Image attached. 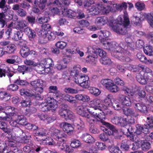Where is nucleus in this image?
<instances>
[{
    "label": "nucleus",
    "instance_id": "f257e3e1",
    "mask_svg": "<svg viewBox=\"0 0 153 153\" xmlns=\"http://www.w3.org/2000/svg\"><path fill=\"white\" fill-rule=\"evenodd\" d=\"M100 40L104 45V48L108 50L113 52L111 53L112 56L121 60V57L122 54L120 53L123 51V49H125L123 46V43L120 44V46L114 42H110L107 39L99 38Z\"/></svg>",
    "mask_w": 153,
    "mask_h": 153
},
{
    "label": "nucleus",
    "instance_id": "f03ea898",
    "mask_svg": "<svg viewBox=\"0 0 153 153\" xmlns=\"http://www.w3.org/2000/svg\"><path fill=\"white\" fill-rule=\"evenodd\" d=\"M89 105L90 108L89 109L88 112L94 117L98 120L99 121L105 119L104 112L101 110L102 106L100 100L97 98L94 99L89 102Z\"/></svg>",
    "mask_w": 153,
    "mask_h": 153
},
{
    "label": "nucleus",
    "instance_id": "7ed1b4c3",
    "mask_svg": "<svg viewBox=\"0 0 153 153\" xmlns=\"http://www.w3.org/2000/svg\"><path fill=\"white\" fill-rule=\"evenodd\" d=\"M81 68L79 65H77L74 68L73 71L75 72L74 80L76 84H79L81 87L88 88L90 85V81L89 77L85 74H80L79 70Z\"/></svg>",
    "mask_w": 153,
    "mask_h": 153
},
{
    "label": "nucleus",
    "instance_id": "20e7f679",
    "mask_svg": "<svg viewBox=\"0 0 153 153\" xmlns=\"http://www.w3.org/2000/svg\"><path fill=\"white\" fill-rule=\"evenodd\" d=\"M126 12L125 11L124 12V14L123 16L121 15L119 17L118 20L119 24H115L112 26L113 30L117 33L123 34L127 32L126 30L127 28V27L129 25V22Z\"/></svg>",
    "mask_w": 153,
    "mask_h": 153
},
{
    "label": "nucleus",
    "instance_id": "39448f33",
    "mask_svg": "<svg viewBox=\"0 0 153 153\" xmlns=\"http://www.w3.org/2000/svg\"><path fill=\"white\" fill-rule=\"evenodd\" d=\"M50 92L49 93L46 97V98L45 100V102L42 103L40 105V108L43 111L49 110H52L53 111L57 107V105L56 104V100L52 97H49L50 96Z\"/></svg>",
    "mask_w": 153,
    "mask_h": 153
},
{
    "label": "nucleus",
    "instance_id": "423d86ee",
    "mask_svg": "<svg viewBox=\"0 0 153 153\" xmlns=\"http://www.w3.org/2000/svg\"><path fill=\"white\" fill-rule=\"evenodd\" d=\"M89 109H87L85 106H79L77 108V113L79 115L87 118V121L90 125H93L97 123L99 120L94 118L91 114L89 115L86 112Z\"/></svg>",
    "mask_w": 153,
    "mask_h": 153
},
{
    "label": "nucleus",
    "instance_id": "0eeeda50",
    "mask_svg": "<svg viewBox=\"0 0 153 153\" xmlns=\"http://www.w3.org/2000/svg\"><path fill=\"white\" fill-rule=\"evenodd\" d=\"M51 131L50 135L57 142H64L67 135L63 132L56 129L54 127H51L50 129Z\"/></svg>",
    "mask_w": 153,
    "mask_h": 153
},
{
    "label": "nucleus",
    "instance_id": "6e6552de",
    "mask_svg": "<svg viewBox=\"0 0 153 153\" xmlns=\"http://www.w3.org/2000/svg\"><path fill=\"white\" fill-rule=\"evenodd\" d=\"M111 121L113 123L123 127L126 126L127 123L133 124L134 123L133 118H131L128 121L127 118L121 116H115L111 120Z\"/></svg>",
    "mask_w": 153,
    "mask_h": 153
},
{
    "label": "nucleus",
    "instance_id": "1a4fd4ad",
    "mask_svg": "<svg viewBox=\"0 0 153 153\" xmlns=\"http://www.w3.org/2000/svg\"><path fill=\"white\" fill-rule=\"evenodd\" d=\"M4 110L7 113L9 119L17 118L18 115V110L16 108L12 107L10 106H7L3 107L0 106V111Z\"/></svg>",
    "mask_w": 153,
    "mask_h": 153
},
{
    "label": "nucleus",
    "instance_id": "9d476101",
    "mask_svg": "<svg viewBox=\"0 0 153 153\" xmlns=\"http://www.w3.org/2000/svg\"><path fill=\"white\" fill-rule=\"evenodd\" d=\"M39 35L40 37L41 40L43 43H46L49 41H52L56 38V35L54 33L49 31L39 32Z\"/></svg>",
    "mask_w": 153,
    "mask_h": 153
},
{
    "label": "nucleus",
    "instance_id": "9b49d317",
    "mask_svg": "<svg viewBox=\"0 0 153 153\" xmlns=\"http://www.w3.org/2000/svg\"><path fill=\"white\" fill-rule=\"evenodd\" d=\"M140 15V13H138L137 15L136 14H134V15L132 19V21L135 24L137 25L140 22V21L142 19L143 20L145 17H147L148 19V23H149L150 25L153 27L151 25L150 23L149 22V20H151L152 21V22L153 23V12L151 13L149 15H147L145 14V15H143L142 16V17L140 16V18L139 17Z\"/></svg>",
    "mask_w": 153,
    "mask_h": 153
},
{
    "label": "nucleus",
    "instance_id": "f8f14e48",
    "mask_svg": "<svg viewBox=\"0 0 153 153\" xmlns=\"http://www.w3.org/2000/svg\"><path fill=\"white\" fill-rule=\"evenodd\" d=\"M20 94L22 96H27L28 97H33L38 100H42L43 97L39 94L36 93L34 94L28 89H22L20 90Z\"/></svg>",
    "mask_w": 153,
    "mask_h": 153
},
{
    "label": "nucleus",
    "instance_id": "ddd939ff",
    "mask_svg": "<svg viewBox=\"0 0 153 153\" xmlns=\"http://www.w3.org/2000/svg\"><path fill=\"white\" fill-rule=\"evenodd\" d=\"M43 82L42 80L38 79L32 81L30 82V85L34 88L35 91L40 93L43 91Z\"/></svg>",
    "mask_w": 153,
    "mask_h": 153
},
{
    "label": "nucleus",
    "instance_id": "4468645a",
    "mask_svg": "<svg viewBox=\"0 0 153 153\" xmlns=\"http://www.w3.org/2000/svg\"><path fill=\"white\" fill-rule=\"evenodd\" d=\"M101 122L105 126L106 128H105L104 132L107 134L109 135H112L117 133V130L114 126L105 122L101 121Z\"/></svg>",
    "mask_w": 153,
    "mask_h": 153
},
{
    "label": "nucleus",
    "instance_id": "2eb2a0df",
    "mask_svg": "<svg viewBox=\"0 0 153 153\" xmlns=\"http://www.w3.org/2000/svg\"><path fill=\"white\" fill-rule=\"evenodd\" d=\"M143 75L142 74H138L137 75L136 77L137 81L142 85H145L147 83V82H153V79L146 78L145 77L147 74L144 73Z\"/></svg>",
    "mask_w": 153,
    "mask_h": 153
},
{
    "label": "nucleus",
    "instance_id": "dca6fc26",
    "mask_svg": "<svg viewBox=\"0 0 153 153\" xmlns=\"http://www.w3.org/2000/svg\"><path fill=\"white\" fill-rule=\"evenodd\" d=\"M62 12L63 15L69 18L75 19L77 16V13L76 12L71 10L64 8Z\"/></svg>",
    "mask_w": 153,
    "mask_h": 153
},
{
    "label": "nucleus",
    "instance_id": "f3484780",
    "mask_svg": "<svg viewBox=\"0 0 153 153\" xmlns=\"http://www.w3.org/2000/svg\"><path fill=\"white\" fill-rule=\"evenodd\" d=\"M134 108L138 111L143 113H146L147 110L146 106L142 102L134 103Z\"/></svg>",
    "mask_w": 153,
    "mask_h": 153
},
{
    "label": "nucleus",
    "instance_id": "a211bd4d",
    "mask_svg": "<svg viewBox=\"0 0 153 153\" xmlns=\"http://www.w3.org/2000/svg\"><path fill=\"white\" fill-rule=\"evenodd\" d=\"M112 96L111 94H108L106 97L103 100L104 105L102 104V109L106 110L108 107H110L112 105L113 102L111 101Z\"/></svg>",
    "mask_w": 153,
    "mask_h": 153
},
{
    "label": "nucleus",
    "instance_id": "6ab92c4d",
    "mask_svg": "<svg viewBox=\"0 0 153 153\" xmlns=\"http://www.w3.org/2000/svg\"><path fill=\"white\" fill-rule=\"evenodd\" d=\"M136 130L135 133L137 135L142 134L144 136L145 134L148 133V129L145 127L143 128L142 126L139 125H137L136 126Z\"/></svg>",
    "mask_w": 153,
    "mask_h": 153
},
{
    "label": "nucleus",
    "instance_id": "aec40b11",
    "mask_svg": "<svg viewBox=\"0 0 153 153\" xmlns=\"http://www.w3.org/2000/svg\"><path fill=\"white\" fill-rule=\"evenodd\" d=\"M120 99L122 105L124 106H130L133 103L131 99L126 96L122 95Z\"/></svg>",
    "mask_w": 153,
    "mask_h": 153
},
{
    "label": "nucleus",
    "instance_id": "412c9836",
    "mask_svg": "<svg viewBox=\"0 0 153 153\" xmlns=\"http://www.w3.org/2000/svg\"><path fill=\"white\" fill-rule=\"evenodd\" d=\"M59 126L65 132L68 134L72 132L74 130V128L70 124L66 123H62L60 124Z\"/></svg>",
    "mask_w": 153,
    "mask_h": 153
},
{
    "label": "nucleus",
    "instance_id": "4be33fe9",
    "mask_svg": "<svg viewBox=\"0 0 153 153\" xmlns=\"http://www.w3.org/2000/svg\"><path fill=\"white\" fill-rule=\"evenodd\" d=\"M81 138L83 141L88 143H92L95 142V140L94 138L87 133L83 134L81 137Z\"/></svg>",
    "mask_w": 153,
    "mask_h": 153
},
{
    "label": "nucleus",
    "instance_id": "5701e85b",
    "mask_svg": "<svg viewBox=\"0 0 153 153\" xmlns=\"http://www.w3.org/2000/svg\"><path fill=\"white\" fill-rule=\"evenodd\" d=\"M24 32L28 36L30 40L35 38L36 36V32L30 28L27 27L24 29Z\"/></svg>",
    "mask_w": 153,
    "mask_h": 153
},
{
    "label": "nucleus",
    "instance_id": "b1692460",
    "mask_svg": "<svg viewBox=\"0 0 153 153\" xmlns=\"http://www.w3.org/2000/svg\"><path fill=\"white\" fill-rule=\"evenodd\" d=\"M45 67L49 72L50 71V67L54 65L52 59L50 58H47L43 61L42 62Z\"/></svg>",
    "mask_w": 153,
    "mask_h": 153
},
{
    "label": "nucleus",
    "instance_id": "393cba45",
    "mask_svg": "<svg viewBox=\"0 0 153 153\" xmlns=\"http://www.w3.org/2000/svg\"><path fill=\"white\" fill-rule=\"evenodd\" d=\"M68 106L67 105H62L61 108L59 111V114L62 117L65 119L68 112L69 110L67 109Z\"/></svg>",
    "mask_w": 153,
    "mask_h": 153
},
{
    "label": "nucleus",
    "instance_id": "a878e982",
    "mask_svg": "<svg viewBox=\"0 0 153 153\" xmlns=\"http://www.w3.org/2000/svg\"><path fill=\"white\" fill-rule=\"evenodd\" d=\"M9 69L7 65L4 64L0 66V77L5 76L6 73L9 72Z\"/></svg>",
    "mask_w": 153,
    "mask_h": 153
},
{
    "label": "nucleus",
    "instance_id": "bb28decb",
    "mask_svg": "<svg viewBox=\"0 0 153 153\" xmlns=\"http://www.w3.org/2000/svg\"><path fill=\"white\" fill-rule=\"evenodd\" d=\"M6 61L9 64H16L19 63L20 61V59L17 56H13L7 59Z\"/></svg>",
    "mask_w": 153,
    "mask_h": 153
},
{
    "label": "nucleus",
    "instance_id": "cd10ccee",
    "mask_svg": "<svg viewBox=\"0 0 153 153\" xmlns=\"http://www.w3.org/2000/svg\"><path fill=\"white\" fill-rule=\"evenodd\" d=\"M8 135L7 136V139L5 140V143L6 144L7 146L11 147H14L15 146V142L13 140H15L14 137H13L12 135H10L8 134Z\"/></svg>",
    "mask_w": 153,
    "mask_h": 153
},
{
    "label": "nucleus",
    "instance_id": "c85d7f7f",
    "mask_svg": "<svg viewBox=\"0 0 153 153\" xmlns=\"http://www.w3.org/2000/svg\"><path fill=\"white\" fill-rule=\"evenodd\" d=\"M128 66L131 67L132 68H128V70L132 71L134 72H140L143 71L145 70V66L141 65H139L137 66H133V67L130 66V65L127 66L128 68Z\"/></svg>",
    "mask_w": 153,
    "mask_h": 153
},
{
    "label": "nucleus",
    "instance_id": "c756f323",
    "mask_svg": "<svg viewBox=\"0 0 153 153\" xmlns=\"http://www.w3.org/2000/svg\"><path fill=\"white\" fill-rule=\"evenodd\" d=\"M30 49L27 46L22 47L20 51V54L23 58H25L30 54Z\"/></svg>",
    "mask_w": 153,
    "mask_h": 153
},
{
    "label": "nucleus",
    "instance_id": "7c9ffc66",
    "mask_svg": "<svg viewBox=\"0 0 153 153\" xmlns=\"http://www.w3.org/2000/svg\"><path fill=\"white\" fill-rule=\"evenodd\" d=\"M113 82L112 80L108 79H102L100 81L101 83L108 90Z\"/></svg>",
    "mask_w": 153,
    "mask_h": 153
},
{
    "label": "nucleus",
    "instance_id": "2f4dec72",
    "mask_svg": "<svg viewBox=\"0 0 153 153\" xmlns=\"http://www.w3.org/2000/svg\"><path fill=\"white\" fill-rule=\"evenodd\" d=\"M76 99L84 102H87L90 100V97L85 94H79L75 95Z\"/></svg>",
    "mask_w": 153,
    "mask_h": 153
},
{
    "label": "nucleus",
    "instance_id": "473e14b6",
    "mask_svg": "<svg viewBox=\"0 0 153 153\" xmlns=\"http://www.w3.org/2000/svg\"><path fill=\"white\" fill-rule=\"evenodd\" d=\"M15 24L16 25V28L23 29L27 25V22L25 20H21L15 22Z\"/></svg>",
    "mask_w": 153,
    "mask_h": 153
},
{
    "label": "nucleus",
    "instance_id": "72a5a7b5",
    "mask_svg": "<svg viewBox=\"0 0 153 153\" xmlns=\"http://www.w3.org/2000/svg\"><path fill=\"white\" fill-rule=\"evenodd\" d=\"M108 22V19L105 16H102L97 17L96 19L95 22L100 25H104L106 24Z\"/></svg>",
    "mask_w": 153,
    "mask_h": 153
},
{
    "label": "nucleus",
    "instance_id": "f704fd0d",
    "mask_svg": "<svg viewBox=\"0 0 153 153\" xmlns=\"http://www.w3.org/2000/svg\"><path fill=\"white\" fill-rule=\"evenodd\" d=\"M74 126L79 130L82 129L85 126L84 123L80 119H79L74 122Z\"/></svg>",
    "mask_w": 153,
    "mask_h": 153
},
{
    "label": "nucleus",
    "instance_id": "c9c22d12",
    "mask_svg": "<svg viewBox=\"0 0 153 153\" xmlns=\"http://www.w3.org/2000/svg\"><path fill=\"white\" fill-rule=\"evenodd\" d=\"M39 137H36V140H37L40 144H43V145L47 144V143H49L50 144V143L51 142V141L52 140V139L50 137H46L45 138L42 139H39Z\"/></svg>",
    "mask_w": 153,
    "mask_h": 153
},
{
    "label": "nucleus",
    "instance_id": "e433bc0d",
    "mask_svg": "<svg viewBox=\"0 0 153 153\" xmlns=\"http://www.w3.org/2000/svg\"><path fill=\"white\" fill-rule=\"evenodd\" d=\"M11 95L5 91L0 92V99L4 101H7L10 98Z\"/></svg>",
    "mask_w": 153,
    "mask_h": 153
},
{
    "label": "nucleus",
    "instance_id": "4c0bfd02",
    "mask_svg": "<svg viewBox=\"0 0 153 153\" xmlns=\"http://www.w3.org/2000/svg\"><path fill=\"white\" fill-rule=\"evenodd\" d=\"M51 131L49 130V131L47 132V131L43 128H40L36 131V134L37 135L40 136H46L47 135H50Z\"/></svg>",
    "mask_w": 153,
    "mask_h": 153
},
{
    "label": "nucleus",
    "instance_id": "58836bf2",
    "mask_svg": "<svg viewBox=\"0 0 153 153\" xmlns=\"http://www.w3.org/2000/svg\"><path fill=\"white\" fill-rule=\"evenodd\" d=\"M47 0H35L34 4L36 5H38L41 10H43L45 7V4Z\"/></svg>",
    "mask_w": 153,
    "mask_h": 153
},
{
    "label": "nucleus",
    "instance_id": "ea45409f",
    "mask_svg": "<svg viewBox=\"0 0 153 153\" xmlns=\"http://www.w3.org/2000/svg\"><path fill=\"white\" fill-rule=\"evenodd\" d=\"M144 53L149 56L153 55V47L152 46H146L143 48Z\"/></svg>",
    "mask_w": 153,
    "mask_h": 153
},
{
    "label": "nucleus",
    "instance_id": "a19ab883",
    "mask_svg": "<svg viewBox=\"0 0 153 153\" xmlns=\"http://www.w3.org/2000/svg\"><path fill=\"white\" fill-rule=\"evenodd\" d=\"M124 114L126 115L131 116L134 117H137L138 114L135 113L133 110L130 108H127L126 109H123Z\"/></svg>",
    "mask_w": 153,
    "mask_h": 153
},
{
    "label": "nucleus",
    "instance_id": "79ce46f5",
    "mask_svg": "<svg viewBox=\"0 0 153 153\" xmlns=\"http://www.w3.org/2000/svg\"><path fill=\"white\" fill-rule=\"evenodd\" d=\"M113 101L112 105L115 110H120L122 108V105L120 102L119 100L114 99Z\"/></svg>",
    "mask_w": 153,
    "mask_h": 153
},
{
    "label": "nucleus",
    "instance_id": "37998d69",
    "mask_svg": "<svg viewBox=\"0 0 153 153\" xmlns=\"http://www.w3.org/2000/svg\"><path fill=\"white\" fill-rule=\"evenodd\" d=\"M0 128L7 134L10 133L11 130L7 127V124L4 122L0 121Z\"/></svg>",
    "mask_w": 153,
    "mask_h": 153
},
{
    "label": "nucleus",
    "instance_id": "c03bdc74",
    "mask_svg": "<svg viewBox=\"0 0 153 153\" xmlns=\"http://www.w3.org/2000/svg\"><path fill=\"white\" fill-rule=\"evenodd\" d=\"M17 119L18 124L22 125H26L27 122L23 115H18L17 117Z\"/></svg>",
    "mask_w": 153,
    "mask_h": 153
},
{
    "label": "nucleus",
    "instance_id": "a18cd8bd",
    "mask_svg": "<svg viewBox=\"0 0 153 153\" xmlns=\"http://www.w3.org/2000/svg\"><path fill=\"white\" fill-rule=\"evenodd\" d=\"M88 12L91 15H94L98 14L100 12V10L98 8L95 6H93L88 10Z\"/></svg>",
    "mask_w": 153,
    "mask_h": 153
},
{
    "label": "nucleus",
    "instance_id": "49530a36",
    "mask_svg": "<svg viewBox=\"0 0 153 153\" xmlns=\"http://www.w3.org/2000/svg\"><path fill=\"white\" fill-rule=\"evenodd\" d=\"M100 62L104 65H110L112 63L111 59L108 57L104 56L100 59Z\"/></svg>",
    "mask_w": 153,
    "mask_h": 153
},
{
    "label": "nucleus",
    "instance_id": "de8ad7c7",
    "mask_svg": "<svg viewBox=\"0 0 153 153\" xmlns=\"http://www.w3.org/2000/svg\"><path fill=\"white\" fill-rule=\"evenodd\" d=\"M89 90L91 94L96 96L99 95L101 92L99 89L95 87H91Z\"/></svg>",
    "mask_w": 153,
    "mask_h": 153
},
{
    "label": "nucleus",
    "instance_id": "09e8293b",
    "mask_svg": "<svg viewBox=\"0 0 153 153\" xmlns=\"http://www.w3.org/2000/svg\"><path fill=\"white\" fill-rule=\"evenodd\" d=\"M67 43L63 41H59L55 44L56 47L61 49H64L66 46Z\"/></svg>",
    "mask_w": 153,
    "mask_h": 153
},
{
    "label": "nucleus",
    "instance_id": "8fccbe9b",
    "mask_svg": "<svg viewBox=\"0 0 153 153\" xmlns=\"http://www.w3.org/2000/svg\"><path fill=\"white\" fill-rule=\"evenodd\" d=\"M36 67H37L36 69L37 71L42 72V73H48L49 72L46 68L45 67L42 63L41 64H37V65Z\"/></svg>",
    "mask_w": 153,
    "mask_h": 153
},
{
    "label": "nucleus",
    "instance_id": "3c124183",
    "mask_svg": "<svg viewBox=\"0 0 153 153\" xmlns=\"http://www.w3.org/2000/svg\"><path fill=\"white\" fill-rule=\"evenodd\" d=\"M108 150L110 153H122L121 151L118 147L111 146L108 147Z\"/></svg>",
    "mask_w": 153,
    "mask_h": 153
},
{
    "label": "nucleus",
    "instance_id": "603ef678",
    "mask_svg": "<svg viewBox=\"0 0 153 153\" xmlns=\"http://www.w3.org/2000/svg\"><path fill=\"white\" fill-rule=\"evenodd\" d=\"M42 29L39 30L38 31L37 34L39 35V32H41V31L42 32L45 31H49L50 29L51 28V26L49 24H43L42 26Z\"/></svg>",
    "mask_w": 153,
    "mask_h": 153
},
{
    "label": "nucleus",
    "instance_id": "864d4df0",
    "mask_svg": "<svg viewBox=\"0 0 153 153\" xmlns=\"http://www.w3.org/2000/svg\"><path fill=\"white\" fill-rule=\"evenodd\" d=\"M66 118L65 119L70 120L74 122L75 120L76 119L74 114L69 110L68 112Z\"/></svg>",
    "mask_w": 153,
    "mask_h": 153
},
{
    "label": "nucleus",
    "instance_id": "5fc2aeb1",
    "mask_svg": "<svg viewBox=\"0 0 153 153\" xmlns=\"http://www.w3.org/2000/svg\"><path fill=\"white\" fill-rule=\"evenodd\" d=\"M143 142L141 147L142 149L144 151H146L150 148V144L149 142L146 141H145L143 140Z\"/></svg>",
    "mask_w": 153,
    "mask_h": 153
},
{
    "label": "nucleus",
    "instance_id": "6e6d98bb",
    "mask_svg": "<svg viewBox=\"0 0 153 153\" xmlns=\"http://www.w3.org/2000/svg\"><path fill=\"white\" fill-rule=\"evenodd\" d=\"M14 25V23L11 22L8 26V28L6 30L5 34L6 35L7 38H8L10 37L11 34L12 33V29L11 28V27H13Z\"/></svg>",
    "mask_w": 153,
    "mask_h": 153
},
{
    "label": "nucleus",
    "instance_id": "4d7b16f0",
    "mask_svg": "<svg viewBox=\"0 0 153 153\" xmlns=\"http://www.w3.org/2000/svg\"><path fill=\"white\" fill-rule=\"evenodd\" d=\"M55 3L58 5L63 4L68 5L70 3V0H56L54 1Z\"/></svg>",
    "mask_w": 153,
    "mask_h": 153
},
{
    "label": "nucleus",
    "instance_id": "13d9d810",
    "mask_svg": "<svg viewBox=\"0 0 153 153\" xmlns=\"http://www.w3.org/2000/svg\"><path fill=\"white\" fill-rule=\"evenodd\" d=\"M16 49V47L14 44H10L7 46L6 49L7 51H6V52H7L9 53H11L13 52Z\"/></svg>",
    "mask_w": 153,
    "mask_h": 153
},
{
    "label": "nucleus",
    "instance_id": "bf43d9fd",
    "mask_svg": "<svg viewBox=\"0 0 153 153\" xmlns=\"http://www.w3.org/2000/svg\"><path fill=\"white\" fill-rule=\"evenodd\" d=\"M143 140H140L133 143L132 149L133 150H136L138 149L141 147Z\"/></svg>",
    "mask_w": 153,
    "mask_h": 153
},
{
    "label": "nucleus",
    "instance_id": "052dcab7",
    "mask_svg": "<svg viewBox=\"0 0 153 153\" xmlns=\"http://www.w3.org/2000/svg\"><path fill=\"white\" fill-rule=\"evenodd\" d=\"M119 89V87L113 82L108 90L112 92L116 93L118 92Z\"/></svg>",
    "mask_w": 153,
    "mask_h": 153
},
{
    "label": "nucleus",
    "instance_id": "680f3d73",
    "mask_svg": "<svg viewBox=\"0 0 153 153\" xmlns=\"http://www.w3.org/2000/svg\"><path fill=\"white\" fill-rule=\"evenodd\" d=\"M64 98L66 100L72 103H75L76 102V101L74 97L72 96L69 94H66L64 97Z\"/></svg>",
    "mask_w": 153,
    "mask_h": 153
},
{
    "label": "nucleus",
    "instance_id": "e2e57ef3",
    "mask_svg": "<svg viewBox=\"0 0 153 153\" xmlns=\"http://www.w3.org/2000/svg\"><path fill=\"white\" fill-rule=\"evenodd\" d=\"M81 145L80 141L76 139L74 140L71 143V146L74 148H77Z\"/></svg>",
    "mask_w": 153,
    "mask_h": 153
},
{
    "label": "nucleus",
    "instance_id": "0e129e2a",
    "mask_svg": "<svg viewBox=\"0 0 153 153\" xmlns=\"http://www.w3.org/2000/svg\"><path fill=\"white\" fill-rule=\"evenodd\" d=\"M16 142H19L20 143H28L29 142V140L28 139L26 136H24L22 137H18L16 139Z\"/></svg>",
    "mask_w": 153,
    "mask_h": 153
},
{
    "label": "nucleus",
    "instance_id": "69168bd1",
    "mask_svg": "<svg viewBox=\"0 0 153 153\" xmlns=\"http://www.w3.org/2000/svg\"><path fill=\"white\" fill-rule=\"evenodd\" d=\"M108 6H109L111 8V11L113 12L115 11L116 10H118V4H115L114 2H108Z\"/></svg>",
    "mask_w": 153,
    "mask_h": 153
},
{
    "label": "nucleus",
    "instance_id": "338daca9",
    "mask_svg": "<svg viewBox=\"0 0 153 153\" xmlns=\"http://www.w3.org/2000/svg\"><path fill=\"white\" fill-rule=\"evenodd\" d=\"M28 67L26 65L19 66L17 68V70L20 72L22 73L23 74H24V72L28 71Z\"/></svg>",
    "mask_w": 153,
    "mask_h": 153
},
{
    "label": "nucleus",
    "instance_id": "774afa93",
    "mask_svg": "<svg viewBox=\"0 0 153 153\" xmlns=\"http://www.w3.org/2000/svg\"><path fill=\"white\" fill-rule=\"evenodd\" d=\"M23 35V33L21 31H17L16 33H15L14 37L13 39L17 41L21 39Z\"/></svg>",
    "mask_w": 153,
    "mask_h": 153
}]
</instances>
